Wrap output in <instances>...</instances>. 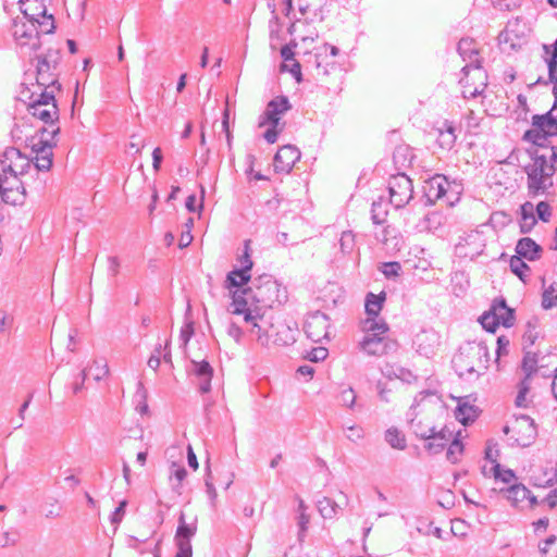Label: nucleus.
<instances>
[{
    "instance_id": "1",
    "label": "nucleus",
    "mask_w": 557,
    "mask_h": 557,
    "mask_svg": "<svg viewBox=\"0 0 557 557\" xmlns=\"http://www.w3.org/2000/svg\"><path fill=\"white\" fill-rule=\"evenodd\" d=\"M234 314H243L247 323H251V333L261 338V326L256 322L262 319L267 309L281 306L287 299L285 287L270 274L255 277L249 286L235 289L232 294Z\"/></svg>"
},
{
    "instance_id": "2",
    "label": "nucleus",
    "mask_w": 557,
    "mask_h": 557,
    "mask_svg": "<svg viewBox=\"0 0 557 557\" xmlns=\"http://www.w3.org/2000/svg\"><path fill=\"white\" fill-rule=\"evenodd\" d=\"M549 154L540 153L537 148H528L531 164L524 166L530 194L539 195L553 186L552 177L557 172V145L548 144Z\"/></svg>"
},
{
    "instance_id": "3",
    "label": "nucleus",
    "mask_w": 557,
    "mask_h": 557,
    "mask_svg": "<svg viewBox=\"0 0 557 557\" xmlns=\"http://www.w3.org/2000/svg\"><path fill=\"white\" fill-rule=\"evenodd\" d=\"M462 186L456 181H449L443 174H435L423 183L424 206H433L436 201H443L448 207H454L460 199Z\"/></svg>"
},
{
    "instance_id": "4",
    "label": "nucleus",
    "mask_w": 557,
    "mask_h": 557,
    "mask_svg": "<svg viewBox=\"0 0 557 557\" xmlns=\"http://www.w3.org/2000/svg\"><path fill=\"white\" fill-rule=\"evenodd\" d=\"M531 125L522 140L532 144V148H548L549 139L557 136V103L544 114H534Z\"/></svg>"
},
{
    "instance_id": "5",
    "label": "nucleus",
    "mask_w": 557,
    "mask_h": 557,
    "mask_svg": "<svg viewBox=\"0 0 557 557\" xmlns=\"http://www.w3.org/2000/svg\"><path fill=\"white\" fill-rule=\"evenodd\" d=\"M237 262L239 263V267L230 271L225 278V287L230 289L232 294L234 292L233 288L239 289L252 281L250 271L252 269L253 262L250 256L249 239L244 242V250L243 253L237 258Z\"/></svg>"
},
{
    "instance_id": "6",
    "label": "nucleus",
    "mask_w": 557,
    "mask_h": 557,
    "mask_svg": "<svg viewBox=\"0 0 557 557\" xmlns=\"http://www.w3.org/2000/svg\"><path fill=\"white\" fill-rule=\"evenodd\" d=\"M388 191L389 203L401 209L413 198L412 181L404 173L393 175L388 181Z\"/></svg>"
},
{
    "instance_id": "7",
    "label": "nucleus",
    "mask_w": 557,
    "mask_h": 557,
    "mask_svg": "<svg viewBox=\"0 0 557 557\" xmlns=\"http://www.w3.org/2000/svg\"><path fill=\"white\" fill-rule=\"evenodd\" d=\"M513 418L512 434L509 437L510 445L529 447L537 435L534 420L527 414H519Z\"/></svg>"
},
{
    "instance_id": "8",
    "label": "nucleus",
    "mask_w": 557,
    "mask_h": 557,
    "mask_svg": "<svg viewBox=\"0 0 557 557\" xmlns=\"http://www.w3.org/2000/svg\"><path fill=\"white\" fill-rule=\"evenodd\" d=\"M525 24L515 18L507 23L506 28L499 33L498 42L504 51H516L525 42Z\"/></svg>"
},
{
    "instance_id": "9",
    "label": "nucleus",
    "mask_w": 557,
    "mask_h": 557,
    "mask_svg": "<svg viewBox=\"0 0 557 557\" xmlns=\"http://www.w3.org/2000/svg\"><path fill=\"white\" fill-rule=\"evenodd\" d=\"M478 357L480 362H483V368H487V363L490 360L488 348L484 342H480L475 345H469L468 348L460 351V354L455 358L456 366L461 370L460 376L465 373L468 374H478L474 366L466 361V357Z\"/></svg>"
},
{
    "instance_id": "10",
    "label": "nucleus",
    "mask_w": 557,
    "mask_h": 557,
    "mask_svg": "<svg viewBox=\"0 0 557 557\" xmlns=\"http://www.w3.org/2000/svg\"><path fill=\"white\" fill-rule=\"evenodd\" d=\"M2 173L24 175L32 169V162L20 149L15 147L7 148L0 157Z\"/></svg>"
},
{
    "instance_id": "11",
    "label": "nucleus",
    "mask_w": 557,
    "mask_h": 557,
    "mask_svg": "<svg viewBox=\"0 0 557 557\" xmlns=\"http://www.w3.org/2000/svg\"><path fill=\"white\" fill-rule=\"evenodd\" d=\"M360 346L368 355L377 357L395 352L398 348L397 342L388 336L370 333H366Z\"/></svg>"
},
{
    "instance_id": "12",
    "label": "nucleus",
    "mask_w": 557,
    "mask_h": 557,
    "mask_svg": "<svg viewBox=\"0 0 557 557\" xmlns=\"http://www.w3.org/2000/svg\"><path fill=\"white\" fill-rule=\"evenodd\" d=\"M290 109L292 104L286 96L281 95L274 97L268 102L264 112L261 114L259 127H263L267 124L281 125V115Z\"/></svg>"
},
{
    "instance_id": "13",
    "label": "nucleus",
    "mask_w": 557,
    "mask_h": 557,
    "mask_svg": "<svg viewBox=\"0 0 557 557\" xmlns=\"http://www.w3.org/2000/svg\"><path fill=\"white\" fill-rule=\"evenodd\" d=\"M329 327L330 319L325 313L321 311H315L312 313L305 323V332L307 336L315 343H319L322 338L327 337Z\"/></svg>"
},
{
    "instance_id": "14",
    "label": "nucleus",
    "mask_w": 557,
    "mask_h": 557,
    "mask_svg": "<svg viewBox=\"0 0 557 557\" xmlns=\"http://www.w3.org/2000/svg\"><path fill=\"white\" fill-rule=\"evenodd\" d=\"M299 159V149L293 145H285L274 156V170L276 173H289Z\"/></svg>"
},
{
    "instance_id": "15",
    "label": "nucleus",
    "mask_w": 557,
    "mask_h": 557,
    "mask_svg": "<svg viewBox=\"0 0 557 557\" xmlns=\"http://www.w3.org/2000/svg\"><path fill=\"white\" fill-rule=\"evenodd\" d=\"M485 244L479 234H470L456 245V255L460 258L474 260L483 253Z\"/></svg>"
},
{
    "instance_id": "16",
    "label": "nucleus",
    "mask_w": 557,
    "mask_h": 557,
    "mask_svg": "<svg viewBox=\"0 0 557 557\" xmlns=\"http://www.w3.org/2000/svg\"><path fill=\"white\" fill-rule=\"evenodd\" d=\"M39 133L41 134V136L38 139V143L32 144L33 151L36 153L35 157L52 159V148L55 145L53 139L60 133V128L54 127L51 131H48V128L42 127L39 129Z\"/></svg>"
},
{
    "instance_id": "17",
    "label": "nucleus",
    "mask_w": 557,
    "mask_h": 557,
    "mask_svg": "<svg viewBox=\"0 0 557 557\" xmlns=\"http://www.w3.org/2000/svg\"><path fill=\"white\" fill-rule=\"evenodd\" d=\"M14 36L22 47L29 46L34 51L38 50L41 46L39 30L35 21H28V25L23 24L21 28H16Z\"/></svg>"
},
{
    "instance_id": "18",
    "label": "nucleus",
    "mask_w": 557,
    "mask_h": 557,
    "mask_svg": "<svg viewBox=\"0 0 557 557\" xmlns=\"http://www.w3.org/2000/svg\"><path fill=\"white\" fill-rule=\"evenodd\" d=\"M193 372L199 380V392L207 394L211 391V380L213 376V368L207 360H191Z\"/></svg>"
},
{
    "instance_id": "19",
    "label": "nucleus",
    "mask_w": 557,
    "mask_h": 557,
    "mask_svg": "<svg viewBox=\"0 0 557 557\" xmlns=\"http://www.w3.org/2000/svg\"><path fill=\"white\" fill-rule=\"evenodd\" d=\"M516 256L528 261H536L541 258L543 249L530 237H522L517 242Z\"/></svg>"
},
{
    "instance_id": "20",
    "label": "nucleus",
    "mask_w": 557,
    "mask_h": 557,
    "mask_svg": "<svg viewBox=\"0 0 557 557\" xmlns=\"http://www.w3.org/2000/svg\"><path fill=\"white\" fill-rule=\"evenodd\" d=\"M53 67L37 61L36 65V83L39 87L61 89V84L58 81V73Z\"/></svg>"
},
{
    "instance_id": "21",
    "label": "nucleus",
    "mask_w": 557,
    "mask_h": 557,
    "mask_svg": "<svg viewBox=\"0 0 557 557\" xmlns=\"http://www.w3.org/2000/svg\"><path fill=\"white\" fill-rule=\"evenodd\" d=\"M197 532V524L194 523H186L185 521V515L183 511H181L178 517V525L176 529L175 534V544L177 547H182L183 544H186L188 548L191 547L190 540Z\"/></svg>"
},
{
    "instance_id": "22",
    "label": "nucleus",
    "mask_w": 557,
    "mask_h": 557,
    "mask_svg": "<svg viewBox=\"0 0 557 557\" xmlns=\"http://www.w3.org/2000/svg\"><path fill=\"white\" fill-rule=\"evenodd\" d=\"M20 10L27 21L38 22V17L46 14L47 9L41 0H20Z\"/></svg>"
},
{
    "instance_id": "23",
    "label": "nucleus",
    "mask_w": 557,
    "mask_h": 557,
    "mask_svg": "<svg viewBox=\"0 0 557 557\" xmlns=\"http://www.w3.org/2000/svg\"><path fill=\"white\" fill-rule=\"evenodd\" d=\"M491 309L496 313L497 318L505 327H510L515 323V310L507 306L506 299L503 297L494 299Z\"/></svg>"
},
{
    "instance_id": "24",
    "label": "nucleus",
    "mask_w": 557,
    "mask_h": 557,
    "mask_svg": "<svg viewBox=\"0 0 557 557\" xmlns=\"http://www.w3.org/2000/svg\"><path fill=\"white\" fill-rule=\"evenodd\" d=\"M28 112L49 125H54L59 119V109L57 104H53L52 109H45L44 106L29 102Z\"/></svg>"
},
{
    "instance_id": "25",
    "label": "nucleus",
    "mask_w": 557,
    "mask_h": 557,
    "mask_svg": "<svg viewBox=\"0 0 557 557\" xmlns=\"http://www.w3.org/2000/svg\"><path fill=\"white\" fill-rule=\"evenodd\" d=\"M457 50L463 60H469L471 64H474L476 69L481 67V61L476 58L478 49L475 42L470 38H462L457 45Z\"/></svg>"
},
{
    "instance_id": "26",
    "label": "nucleus",
    "mask_w": 557,
    "mask_h": 557,
    "mask_svg": "<svg viewBox=\"0 0 557 557\" xmlns=\"http://www.w3.org/2000/svg\"><path fill=\"white\" fill-rule=\"evenodd\" d=\"M520 232L522 234L530 233L536 224L534 215V207L531 202H524L520 207Z\"/></svg>"
},
{
    "instance_id": "27",
    "label": "nucleus",
    "mask_w": 557,
    "mask_h": 557,
    "mask_svg": "<svg viewBox=\"0 0 557 557\" xmlns=\"http://www.w3.org/2000/svg\"><path fill=\"white\" fill-rule=\"evenodd\" d=\"M505 497L511 503L512 506L517 507L530 496V490L521 483L513 484L505 490L500 491Z\"/></svg>"
},
{
    "instance_id": "28",
    "label": "nucleus",
    "mask_w": 557,
    "mask_h": 557,
    "mask_svg": "<svg viewBox=\"0 0 557 557\" xmlns=\"http://www.w3.org/2000/svg\"><path fill=\"white\" fill-rule=\"evenodd\" d=\"M385 299V292H381L380 294H373L371 292L368 293L364 302L366 313L368 317L377 318L383 308Z\"/></svg>"
},
{
    "instance_id": "29",
    "label": "nucleus",
    "mask_w": 557,
    "mask_h": 557,
    "mask_svg": "<svg viewBox=\"0 0 557 557\" xmlns=\"http://www.w3.org/2000/svg\"><path fill=\"white\" fill-rule=\"evenodd\" d=\"M455 417L461 424L467 426L476 419V407L468 403H459L455 410Z\"/></svg>"
},
{
    "instance_id": "30",
    "label": "nucleus",
    "mask_w": 557,
    "mask_h": 557,
    "mask_svg": "<svg viewBox=\"0 0 557 557\" xmlns=\"http://www.w3.org/2000/svg\"><path fill=\"white\" fill-rule=\"evenodd\" d=\"M389 201H385L383 197H380L377 200H374L371 206V220L373 224L382 225L386 222V218L388 214V206Z\"/></svg>"
},
{
    "instance_id": "31",
    "label": "nucleus",
    "mask_w": 557,
    "mask_h": 557,
    "mask_svg": "<svg viewBox=\"0 0 557 557\" xmlns=\"http://www.w3.org/2000/svg\"><path fill=\"white\" fill-rule=\"evenodd\" d=\"M509 268L510 271L519 277L524 284L529 280V273L531 272V268L525 263L524 259L519 256H511L509 259Z\"/></svg>"
},
{
    "instance_id": "32",
    "label": "nucleus",
    "mask_w": 557,
    "mask_h": 557,
    "mask_svg": "<svg viewBox=\"0 0 557 557\" xmlns=\"http://www.w3.org/2000/svg\"><path fill=\"white\" fill-rule=\"evenodd\" d=\"M4 190H1L0 197L1 200L8 205H22L25 200V188L24 186L13 188V187H3Z\"/></svg>"
},
{
    "instance_id": "33",
    "label": "nucleus",
    "mask_w": 557,
    "mask_h": 557,
    "mask_svg": "<svg viewBox=\"0 0 557 557\" xmlns=\"http://www.w3.org/2000/svg\"><path fill=\"white\" fill-rule=\"evenodd\" d=\"M108 373V364L106 362L95 360L92 364L82 371L81 375H83V381H85L88 376H91L95 381H100Z\"/></svg>"
},
{
    "instance_id": "34",
    "label": "nucleus",
    "mask_w": 557,
    "mask_h": 557,
    "mask_svg": "<svg viewBox=\"0 0 557 557\" xmlns=\"http://www.w3.org/2000/svg\"><path fill=\"white\" fill-rule=\"evenodd\" d=\"M382 373H383V375H385L388 379L396 377V379H399L405 382H410L411 379L414 377V375L412 374V372L410 370L399 367V366H392V364H386L382 369Z\"/></svg>"
},
{
    "instance_id": "35",
    "label": "nucleus",
    "mask_w": 557,
    "mask_h": 557,
    "mask_svg": "<svg viewBox=\"0 0 557 557\" xmlns=\"http://www.w3.org/2000/svg\"><path fill=\"white\" fill-rule=\"evenodd\" d=\"M416 435L422 440H442L448 444L453 436V431L449 430L447 426H444L442 430L436 431L434 426H431L428 429V432L419 433L416 431Z\"/></svg>"
},
{
    "instance_id": "36",
    "label": "nucleus",
    "mask_w": 557,
    "mask_h": 557,
    "mask_svg": "<svg viewBox=\"0 0 557 557\" xmlns=\"http://www.w3.org/2000/svg\"><path fill=\"white\" fill-rule=\"evenodd\" d=\"M317 508L324 519H332L341 507L329 497H322L317 502Z\"/></svg>"
},
{
    "instance_id": "37",
    "label": "nucleus",
    "mask_w": 557,
    "mask_h": 557,
    "mask_svg": "<svg viewBox=\"0 0 557 557\" xmlns=\"http://www.w3.org/2000/svg\"><path fill=\"white\" fill-rule=\"evenodd\" d=\"M539 319L533 317L531 318L528 322H527V329H525V332L523 334V343H524V348L527 346H532L535 344L536 339L539 338L540 336V332H539Z\"/></svg>"
},
{
    "instance_id": "38",
    "label": "nucleus",
    "mask_w": 557,
    "mask_h": 557,
    "mask_svg": "<svg viewBox=\"0 0 557 557\" xmlns=\"http://www.w3.org/2000/svg\"><path fill=\"white\" fill-rule=\"evenodd\" d=\"M542 308L549 310L557 306V283H552L542 293Z\"/></svg>"
},
{
    "instance_id": "39",
    "label": "nucleus",
    "mask_w": 557,
    "mask_h": 557,
    "mask_svg": "<svg viewBox=\"0 0 557 557\" xmlns=\"http://www.w3.org/2000/svg\"><path fill=\"white\" fill-rule=\"evenodd\" d=\"M482 327L488 333H495L498 326L502 324L496 313L490 308L479 319Z\"/></svg>"
},
{
    "instance_id": "40",
    "label": "nucleus",
    "mask_w": 557,
    "mask_h": 557,
    "mask_svg": "<svg viewBox=\"0 0 557 557\" xmlns=\"http://www.w3.org/2000/svg\"><path fill=\"white\" fill-rule=\"evenodd\" d=\"M364 330L370 334L385 335L389 329L385 321H377L376 318L368 317L364 322Z\"/></svg>"
},
{
    "instance_id": "41",
    "label": "nucleus",
    "mask_w": 557,
    "mask_h": 557,
    "mask_svg": "<svg viewBox=\"0 0 557 557\" xmlns=\"http://www.w3.org/2000/svg\"><path fill=\"white\" fill-rule=\"evenodd\" d=\"M385 441L396 449L406 448L405 435L395 428H391L385 432Z\"/></svg>"
},
{
    "instance_id": "42",
    "label": "nucleus",
    "mask_w": 557,
    "mask_h": 557,
    "mask_svg": "<svg viewBox=\"0 0 557 557\" xmlns=\"http://www.w3.org/2000/svg\"><path fill=\"white\" fill-rule=\"evenodd\" d=\"M537 358L535 354L527 351L521 363V369L524 372V377L530 380L536 372Z\"/></svg>"
},
{
    "instance_id": "43",
    "label": "nucleus",
    "mask_w": 557,
    "mask_h": 557,
    "mask_svg": "<svg viewBox=\"0 0 557 557\" xmlns=\"http://www.w3.org/2000/svg\"><path fill=\"white\" fill-rule=\"evenodd\" d=\"M462 453H463V445L458 437H455L447 448L446 458L451 463H456V462H458L459 457L462 455Z\"/></svg>"
},
{
    "instance_id": "44",
    "label": "nucleus",
    "mask_w": 557,
    "mask_h": 557,
    "mask_svg": "<svg viewBox=\"0 0 557 557\" xmlns=\"http://www.w3.org/2000/svg\"><path fill=\"white\" fill-rule=\"evenodd\" d=\"M40 34H52L55 29V23L53 16L47 13L41 17H38V22H35Z\"/></svg>"
},
{
    "instance_id": "45",
    "label": "nucleus",
    "mask_w": 557,
    "mask_h": 557,
    "mask_svg": "<svg viewBox=\"0 0 557 557\" xmlns=\"http://www.w3.org/2000/svg\"><path fill=\"white\" fill-rule=\"evenodd\" d=\"M380 269L386 278H395L401 272V264L397 261H388L383 262Z\"/></svg>"
},
{
    "instance_id": "46",
    "label": "nucleus",
    "mask_w": 557,
    "mask_h": 557,
    "mask_svg": "<svg viewBox=\"0 0 557 557\" xmlns=\"http://www.w3.org/2000/svg\"><path fill=\"white\" fill-rule=\"evenodd\" d=\"M339 246L344 255L350 253L355 247V234L351 231L343 232L339 238Z\"/></svg>"
},
{
    "instance_id": "47",
    "label": "nucleus",
    "mask_w": 557,
    "mask_h": 557,
    "mask_svg": "<svg viewBox=\"0 0 557 557\" xmlns=\"http://www.w3.org/2000/svg\"><path fill=\"white\" fill-rule=\"evenodd\" d=\"M37 61L40 63H45L48 66L57 70L59 62L61 60L60 52L58 50H49L46 54L37 55Z\"/></svg>"
},
{
    "instance_id": "48",
    "label": "nucleus",
    "mask_w": 557,
    "mask_h": 557,
    "mask_svg": "<svg viewBox=\"0 0 557 557\" xmlns=\"http://www.w3.org/2000/svg\"><path fill=\"white\" fill-rule=\"evenodd\" d=\"M518 395L516 397V406L517 407H525V403H527V394L529 393L530 391V380H527L525 377H523L519 384H518Z\"/></svg>"
},
{
    "instance_id": "49",
    "label": "nucleus",
    "mask_w": 557,
    "mask_h": 557,
    "mask_svg": "<svg viewBox=\"0 0 557 557\" xmlns=\"http://www.w3.org/2000/svg\"><path fill=\"white\" fill-rule=\"evenodd\" d=\"M493 471L495 479L500 480L504 483H510L516 478V474L511 469H503L499 463L494 465Z\"/></svg>"
},
{
    "instance_id": "50",
    "label": "nucleus",
    "mask_w": 557,
    "mask_h": 557,
    "mask_svg": "<svg viewBox=\"0 0 557 557\" xmlns=\"http://www.w3.org/2000/svg\"><path fill=\"white\" fill-rule=\"evenodd\" d=\"M42 90L38 95L36 99H34L30 103L39 104V106H48L49 103L57 104L53 90L49 91V88L41 87Z\"/></svg>"
},
{
    "instance_id": "51",
    "label": "nucleus",
    "mask_w": 557,
    "mask_h": 557,
    "mask_svg": "<svg viewBox=\"0 0 557 557\" xmlns=\"http://www.w3.org/2000/svg\"><path fill=\"white\" fill-rule=\"evenodd\" d=\"M356 398L357 397L355 391L351 387H348L341 392L338 396V401L341 403V405L345 407L354 408L356 404Z\"/></svg>"
},
{
    "instance_id": "52",
    "label": "nucleus",
    "mask_w": 557,
    "mask_h": 557,
    "mask_svg": "<svg viewBox=\"0 0 557 557\" xmlns=\"http://www.w3.org/2000/svg\"><path fill=\"white\" fill-rule=\"evenodd\" d=\"M423 337H425V339H430L429 334L425 332L423 334L418 335L414 342L417 344V351L422 356L430 357L431 355L434 354V348L431 344L423 345Z\"/></svg>"
},
{
    "instance_id": "53",
    "label": "nucleus",
    "mask_w": 557,
    "mask_h": 557,
    "mask_svg": "<svg viewBox=\"0 0 557 557\" xmlns=\"http://www.w3.org/2000/svg\"><path fill=\"white\" fill-rule=\"evenodd\" d=\"M457 139L456 135H450L438 129L437 143L443 149H451Z\"/></svg>"
},
{
    "instance_id": "54",
    "label": "nucleus",
    "mask_w": 557,
    "mask_h": 557,
    "mask_svg": "<svg viewBox=\"0 0 557 557\" xmlns=\"http://www.w3.org/2000/svg\"><path fill=\"white\" fill-rule=\"evenodd\" d=\"M267 125H268V128L263 133V138L269 144H274V143H276V140L278 138V134L283 129V126L285 125V123H283L281 127H280V125H274V124H267Z\"/></svg>"
},
{
    "instance_id": "55",
    "label": "nucleus",
    "mask_w": 557,
    "mask_h": 557,
    "mask_svg": "<svg viewBox=\"0 0 557 557\" xmlns=\"http://www.w3.org/2000/svg\"><path fill=\"white\" fill-rule=\"evenodd\" d=\"M535 211L537 214V218L543 222H548L552 216V208L548 202L546 201H540L536 207Z\"/></svg>"
},
{
    "instance_id": "56",
    "label": "nucleus",
    "mask_w": 557,
    "mask_h": 557,
    "mask_svg": "<svg viewBox=\"0 0 557 557\" xmlns=\"http://www.w3.org/2000/svg\"><path fill=\"white\" fill-rule=\"evenodd\" d=\"M496 361L500 359V357L506 356L508 354V347H509V338L505 335H500L496 339Z\"/></svg>"
},
{
    "instance_id": "57",
    "label": "nucleus",
    "mask_w": 557,
    "mask_h": 557,
    "mask_svg": "<svg viewBox=\"0 0 557 557\" xmlns=\"http://www.w3.org/2000/svg\"><path fill=\"white\" fill-rule=\"evenodd\" d=\"M329 351L324 347H314L312 348L308 355L307 358L312 362L323 361L327 357Z\"/></svg>"
},
{
    "instance_id": "58",
    "label": "nucleus",
    "mask_w": 557,
    "mask_h": 557,
    "mask_svg": "<svg viewBox=\"0 0 557 557\" xmlns=\"http://www.w3.org/2000/svg\"><path fill=\"white\" fill-rule=\"evenodd\" d=\"M429 442L425 444V449L433 455L440 454L447 446V443L442 440H428Z\"/></svg>"
},
{
    "instance_id": "59",
    "label": "nucleus",
    "mask_w": 557,
    "mask_h": 557,
    "mask_svg": "<svg viewBox=\"0 0 557 557\" xmlns=\"http://www.w3.org/2000/svg\"><path fill=\"white\" fill-rule=\"evenodd\" d=\"M195 333L194 322L189 321L181 329L180 338L184 346L188 344Z\"/></svg>"
},
{
    "instance_id": "60",
    "label": "nucleus",
    "mask_w": 557,
    "mask_h": 557,
    "mask_svg": "<svg viewBox=\"0 0 557 557\" xmlns=\"http://www.w3.org/2000/svg\"><path fill=\"white\" fill-rule=\"evenodd\" d=\"M126 506H127L126 500H122L119 504V506L115 508V510L112 512V515L110 517V521L112 524H119L122 521V519L125 515Z\"/></svg>"
},
{
    "instance_id": "61",
    "label": "nucleus",
    "mask_w": 557,
    "mask_h": 557,
    "mask_svg": "<svg viewBox=\"0 0 557 557\" xmlns=\"http://www.w3.org/2000/svg\"><path fill=\"white\" fill-rule=\"evenodd\" d=\"M120 260L115 256L108 257V275L115 277L120 272Z\"/></svg>"
},
{
    "instance_id": "62",
    "label": "nucleus",
    "mask_w": 557,
    "mask_h": 557,
    "mask_svg": "<svg viewBox=\"0 0 557 557\" xmlns=\"http://www.w3.org/2000/svg\"><path fill=\"white\" fill-rule=\"evenodd\" d=\"M347 438L351 442H357L363 437V430L358 425L347 426Z\"/></svg>"
},
{
    "instance_id": "63",
    "label": "nucleus",
    "mask_w": 557,
    "mask_h": 557,
    "mask_svg": "<svg viewBox=\"0 0 557 557\" xmlns=\"http://www.w3.org/2000/svg\"><path fill=\"white\" fill-rule=\"evenodd\" d=\"M36 162L32 164V168H34L36 171H49L52 166V159H44L35 157Z\"/></svg>"
},
{
    "instance_id": "64",
    "label": "nucleus",
    "mask_w": 557,
    "mask_h": 557,
    "mask_svg": "<svg viewBox=\"0 0 557 557\" xmlns=\"http://www.w3.org/2000/svg\"><path fill=\"white\" fill-rule=\"evenodd\" d=\"M521 0H502L499 3L494 7L502 11H511L518 7H520Z\"/></svg>"
}]
</instances>
